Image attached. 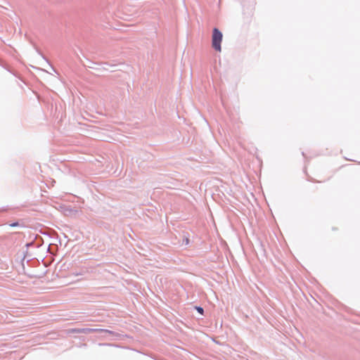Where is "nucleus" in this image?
Instances as JSON below:
<instances>
[{
	"label": "nucleus",
	"mask_w": 360,
	"mask_h": 360,
	"mask_svg": "<svg viewBox=\"0 0 360 360\" xmlns=\"http://www.w3.org/2000/svg\"><path fill=\"white\" fill-rule=\"evenodd\" d=\"M222 38V33L217 28H214L212 35V46L218 52H221V43Z\"/></svg>",
	"instance_id": "nucleus-1"
},
{
	"label": "nucleus",
	"mask_w": 360,
	"mask_h": 360,
	"mask_svg": "<svg viewBox=\"0 0 360 360\" xmlns=\"http://www.w3.org/2000/svg\"><path fill=\"white\" fill-rule=\"evenodd\" d=\"M102 329H96V328H84L82 330V332L83 333H92V332H96V331H103Z\"/></svg>",
	"instance_id": "nucleus-2"
},
{
	"label": "nucleus",
	"mask_w": 360,
	"mask_h": 360,
	"mask_svg": "<svg viewBox=\"0 0 360 360\" xmlns=\"http://www.w3.org/2000/svg\"><path fill=\"white\" fill-rule=\"evenodd\" d=\"M196 309L198 310V311L200 314H203V311H203V309H202V307H196Z\"/></svg>",
	"instance_id": "nucleus-3"
},
{
	"label": "nucleus",
	"mask_w": 360,
	"mask_h": 360,
	"mask_svg": "<svg viewBox=\"0 0 360 360\" xmlns=\"http://www.w3.org/2000/svg\"><path fill=\"white\" fill-rule=\"evenodd\" d=\"M10 226H12V227L18 226V222H15V223L11 224Z\"/></svg>",
	"instance_id": "nucleus-4"
}]
</instances>
